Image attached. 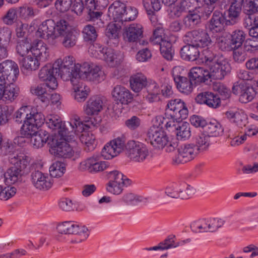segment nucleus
I'll return each mask as SVG.
<instances>
[{"label":"nucleus","mask_w":258,"mask_h":258,"mask_svg":"<svg viewBox=\"0 0 258 258\" xmlns=\"http://www.w3.org/2000/svg\"><path fill=\"white\" fill-rule=\"evenodd\" d=\"M160 50L163 57L168 60H171L173 58L174 51L172 48V45L168 39L166 41L161 42Z\"/></svg>","instance_id":"51"},{"label":"nucleus","mask_w":258,"mask_h":258,"mask_svg":"<svg viewBox=\"0 0 258 258\" xmlns=\"http://www.w3.org/2000/svg\"><path fill=\"white\" fill-rule=\"evenodd\" d=\"M54 70H55V75L60 76L61 79L64 81L70 80L72 83L73 80L76 79L75 76L74 75V73H75L74 68L60 66L59 69H56Z\"/></svg>","instance_id":"47"},{"label":"nucleus","mask_w":258,"mask_h":258,"mask_svg":"<svg viewBox=\"0 0 258 258\" xmlns=\"http://www.w3.org/2000/svg\"><path fill=\"white\" fill-rule=\"evenodd\" d=\"M178 70L177 67H174L172 70V77L176 87L180 92L189 94L192 91L194 83L189 78L178 75L177 74Z\"/></svg>","instance_id":"18"},{"label":"nucleus","mask_w":258,"mask_h":258,"mask_svg":"<svg viewBox=\"0 0 258 258\" xmlns=\"http://www.w3.org/2000/svg\"><path fill=\"white\" fill-rule=\"evenodd\" d=\"M187 12H188V15L183 20V24L185 27L192 28L201 23V20L198 15L192 13V11L189 9Z\"/></svg>","instance_id":"58"},{"label":"nucleus","mask_w":258,"mask_h":258,"mask_svg":"<svg viewBox=\"0 0 258 258\" xmlns=\"http://www.w3.org/2000/svg\"><path fill=\"white\" fill-rule=\"evenodd\" d=\"M98 54L110 67H116L121 61L120 56L113 49L109 48H100Z\"/></svg>","instance_id":"21"},{"label":"nucleus","mask_w":258,"mask_h":258,"mask_svg":"<svg viewBox=\"0 0 258 258\" xmlns=\"http://www.w3.org/2000/svg\"><path fill=\"white\" fill-rule=\"evenodd\" d=\"M195 148L198 154L207 150L210 144V136L201 134L195 138Z\"/></svg>","instance_id":"39"},{"label":"nucleus","mask_w":258,"mask_h":258,"mask_svg":"<svg viewBox=\"0 0 258 258\" xmlns=\"http://www.w3.org/2000/svg\"><path fill=\"white\" fill-rule=\"evenodd\" d=\"M46 124L47 126L52 130H58L60 137H66L67 134H70L69 128H66L62 124L61 119L56 115H50L46 118Z\"/></svg>","instance_id":"25"},{"label":"nucleus","mask_w":258,"mask_h":258,"mask_svg":"<svg viewBox=\"0 0 258 258\" xmlns=\"http://www.w3.org/2000/svg\"><path fill=\"white\" fill-rule=\"evenodd\" d=\"M55 72L54 64H47L41 69L38 75L39 79L46 82L47 87L51 90L56 89L58 86Z\"/></svg>","instance_id":"13"},{"label":"nucleus","mask_w":258,"mask_h":258,"mask_svg":"<svg viewBox=\"0 0 258 258\" xmlns=\"http://www.w3.org/2000/svg\"><path fill=\"white\" fill-rule=\"evenodd\" d=\"M184 101L180 99H175L168 101L165 109V115L167 118L177 117L179 114L174 113L175 111L180 105H183Z\"/></svg>","instance_id":"41"},{"label":"nucleus","mask_w":258,"mask_h":258,"mask_svg":"<svg viewBox=\"0 0 258 258\" xmlns=\"http://www.w3.org/2000/svg\"><path fill=\"white\" fill-rule=\"evenodd\" d=\"M108 12L112 14L116 22L130 21L134 20L137 17L138 12L136 8L126 7L125 5L119 1L114 2L108 8Z\"/></svg>","instance_id":"4"},{"label":"nucleus","mask_w":258,"mask_h":258,"mask_svg":"<svg viewBox=\"0 0 258 258\" xmlns=\"http://www.w3.org/2000/svg\"><path fill=\"white\" fill-rule=\"evenodd\" d=\"M108 25L106 30V36L110 39H115L118 37L119 33L123 25L122 22L119 21Z\"/></svg>","instance_id":"46"},{"label":"nucleus","mask_w":258,"mask_h":258,"mask_svg":"<svg viewBox=\"0 0 258 258\" xmlns=\"http://www.w3.org/2000/svg\"><path fill=\"white\" fill-rule=\"evenodd\" d=\"M32 45L28 38L20 40L17 45V52L22 57L26 55L29 51H31Z\"/></svg>","instance_id":"55"},{"label":"nucleus","mask_w":258,"mask_h":258,"mask_svg":"<svg viewBox=\"0 0 258 258\" xmlns=\"http://www.w3.org/2000/svg\"><path fill=\"white\" fill-rule=\"evenodd\" d=\"M103 103L101 98L97 96H93L88 100L83 109L84 114L87 116L84 117L82 121L80 119L84 126L91 128L92 126H96L99 124L100 120L93 116L98 114L102 110ZM78 117V116H76L74 119ZM79 118H80L79 117Z\"/></svg>","instance_id":"3"},{"label":"nucleus","mask_w":258,"mask_h":258,"mask_svg":"<svg viewBox=\"0 0 258 258\" xmlns=\"http://www.w3.org/2000/svg\"><path fill=\"white\" fill-rule=\"evenodd\" d=\"M122 200L131 208H133L142 201L141 197L135 195L132 193H128L124 195Z\"/></svg>","instance_id":"60"},{"label":"nucleus","mask_w":258,"mask_h":258,"mask_svg":"<svg viewBox=\"0 0 258 258\" xmlns=\"http://www.w3.org/2000/svg\"><path fill=\"white\" fill-rule=\"evenodd\" d=\"M191 8V3L190 2L180 0L179 3L170 9L169 15L170 17L173 19L180 17L183 13L188 11Z\"/></svg>","instance_id":"34"},{"label":"nucleus","mask_w":258,"mask_h":258,"mask_svg":"<svg viewBox=\"0 0 258 258\" xmlns=\"http://www.w3.org/2000/svg\"><path fill=\"white\" fill-rule=\"evenodd\" d=\"M246 34L244 31L236 30L231 35L230 47L232 48H239L244 42Z\"/></svg>","instance_id":"42"},{"label":"nucleus","mask_w":258,"mask_h":258,"mask_svg":"<svg viewBox=\"0 0 258 258\" xmlns=\"http://www.w3.org/2000/svg\"><path fill=\"white\" fill-rule=\"evenodd\" d=\"M207 67L208 77L211 80H221L230 74L231 71L230 64L227 58L224 56L218 57L216 61Z\"/></svg>","instance_id":"6"},{"label":"nucleus","mask_w":258,"mask_h":258,"mask_svg":"<svg viewBox=\"0 0 258 258\" xmlns=\"http://www.w3.org/2000/svg\"><path fill=\"white\" fill-rule=\"evenodd\" d=\"M55 30L57 34V38L59 36L63 35L67 31L71 30L69 29L70 26L69 23L64 19H60L55 23Z\"/></svg>","instance_id":"64"},{"label":"nucleus","mask_w":258,"mask_h":258,"mask_svg":"<svg viewBox=\"0 0 258 258\" xmlns=\"http://www.w3.org/2000/svg\"><path fill=\"white\" fill-rule=\"evenodd\" d=\"M184 43H190L199 48L208 47L212 41L206 30L199 29L187 32L183 37Z\"/></svg>","instance_id":"7"},{"label":"nucleus","mask_w":258,"mask_h":258,"mask_svg":"<svg viewBox=\"0 0 258 258\" xmlns=\"http://www.w3.org/2000/svg\"><path fill=\"white\" fill-rule=\"evenodd\" d=\"M30 110L28 106H23L19 108L14 114L13 120L15 122L19 124L24 123L26 120L29 119Z\"/></svg>","instance_id":"54"},{"label":"nucleus","mask_w":258,"mask_h":258,"mask_svg":"<svg viewBox=\"0 0 258 258\" xmlns=\"http://www.w3.org/2000/svg\"><path fill=\"white\" fill-rule=\"evenodd\" d=\"M148 82L146 77L142 73L132 75L130 79L131 88L135 92H139L145 88Z\"/></svg>","instance_id":"32"},{"label":"nucleus","mask_w":258,"mask_h":258,"mask_svg":"<svg viewBox=\"0 0 258 258\" xmlns=\"http://www.w3.org/2000/svg\"><path fill=\"white\" fill-rule=\"evenodd\" d=\"M175 134L177 139H188L191 136L190 124L187 122H183L175 127Z\"/></svg>","instance_id":"48"},{"label":"nucleus","mask_w":258,"mask_h":258,"mask_svg":"<svg viewBox=\"0 0 258 258\" xmlns=\"http://www.w3.org/2000/svg\"><path fill=\"white\" fill-rule=\"evenodd\" d=\"M186 45L180 49V56L183 59L189 61H194L199 56L200 51L199 47L190 43H185Z\"/></svg>","instance_id":"29"},{"label":"nucleus","mask_w":258,"mask_h":258,"mask_svg":"<svg viewBox=\"0 0 258 258\" xmlns=\"http://www.w3.org/2000/svg\"><path fill=\"white\" fill-rule=\"evenodd\" d=\"M0 74L12 84L16 81L19 76L18 66L14 61L7 60L0 63Z\"/></svg>","instance_id":"16"},{"label":"nucleus","mask_w":258,"mask_h":258,"mask_svg":"<svg viewBox=\"0 0 258 258\" xmlns=\"http://www.w3.org/2000/svg\"><path fill=\"white\" fill-rule=\"evenodd\" d=\"M148 138L151 144L156 148H163L168 143L166 133L157 126H153L149 129Z\"/></svg>","instance_id":"12"},{"label":"nucleus","mask_w":258,"mask_h":258,"mask_svg":"<svg viewBox=\"0 0 258 258\" xmlns=\"http://www.w3.org/2000/svg\"><path fill=\"white\" fill-rule=\"evenodd\" d=\"M111 95L116 101H119L122 104H127L133 98L132 94L124 87L117 85L111 91Z\"/></svg>","instance_id":"22"},{"label":"nucleus","mask_w":258,"mask_h":258,"mask_svg":"<svg viewBox=\"0 0 258 258\" xmlns=\"http://www.w3.org/2000/svg\"><path fill=\"white\" fill-rule=\"evenodd\" d=\"M33 185L37 189L47 190L52 185V182L48 176L38 170H32L30 175Z\"/></svg>","instance_id":"17"},{"label":"nucleus","mask_w":258,"mask_h":258,"mask_svg":"<svg viewBox=\"0 0 258 258\" xmlns=\"http://www.w3.org/2000/svg\"><path fill=\"white\" fill-rule=\"evenodd\" d=\"M55 26V23L53 20H46L39 26L36 32V35L38 37L47 40L52 44H54L55 40L57 38Z\"/></svg>","instance_id":"10"},{"label":"nucleus","mask_w":258,"mask_h":258,"mask_svg":"<svg viewBox=\"0 0 258 258\" xmlns=\"http://www.w3.org/2000/svg\"><path fill=\"white\" fill-rule=\"evenodd\" d=\"M38 127L30 120H26V121L21 127V134L25 137L29 138L30 136L38 133Z\"/></svg>","instance_id":"53"},{"label":"nucleus","mask_w":258,"mask_h":258,"mask_svg":"<svg viewBox=\"0 0 258 258\" xmlns=\"http://www.w3.org/2000/svg\"><path fill=\"white\" fill-rule=\"evenodd\" d=\"M72 4V0H56L54 6L58 12L65 13L70 9Z\"/></svg>","instance_id":"63"},{"label":"nucleus","mask_w":258,"mask_h":258,"mask_svg":"<svg viewBox=\"0 0 258 258\" xmlns=\"http://www.w3.org/2000/svg\"><path fill=\"white\" fill-rule=\"evenodd\" d=\"M244 12L246 14L243 23L245 28L249 29L258 25V16L256 17L253 15L255 13H248L245 10V7H244Z\"/></svg>","instance_id":"62"},{"label":"nucleus","mask_w":258,"mask_h":258,"mask_svg":"<svg viewBox=\"0 0 258 258\" xmlns=\"http://www.w3.org/2000/svg\"><path fill=\"white\" fill-rule=\"evenodd\" d=\"M66 168L64 164L60 162L53 163L49 168V172L52 177H59L64 174Z\"/></svg>","instance_id":"59"},{"label":"nucleus","mask_w":258,"mask_h":258,"mask_svg":"<svg viewBox=\"0 0 258 258\" xmlns=\"http://www.w3.org/2000/svg\"><path fill=\"white\" fill-rule=\"evenodd\" d=\"M82 33L84 40L90 43L95 41L98 36L96 28L90 24L84 27Z\"/></svg>","instance_id":"50"},{"label":"nucleus","mask_w":258,"mask_h":258,"mask_svg":"<svg viewBox=\"0 0 258 258\" xmlns=\"http://www.w3.org/2000/svg\"><path fill=\"white\" fill-rule=\"evenodd\" d=\"M224 23L225 18L222 14L218 11H215L210 21L209 29L213 32H220L224 29Z\"/></svg>","instance_id":"31"},{"label":"nucleus","mask_w":258,"mask_h":258,"mask_svg":"<svg viewBox=\"0 0 258 258\" xmlns=\"http://www.w3.org/2000/svg\"><path fill=\"white\" fill-rule=\"evenodd\" d=\"M225 114L228 118L240 127L245 126L247 123L246 115L243 112L228 111Z\"/></svg>","instance_id":"37"},{"label":"nucleus","mask_w":258,"mask_h":258,"mask_svg":"<svg viewBox=\"0 0 258 258\" xmlns=\"http://www.w3.org/2000/svg\"><path fill=\"white\" fill-rule=\"evenodd\" d=\"M49 135L45 131L39 130V131L30 136L31 142L35 148H41L44 144L49 140Z\"/></svg>","instance_id":"36"},{"label":"nucleus","mask_w":258,"mask_h":258,"mask_svg":"<svg viewBox=\"0 0 258 258\" xmlns=\"http://www.w3.org/2000/svg\"><path fill=\"white\" fill-rule=\"evenodd\" d=\"M72 84L75 92V100L79 102H84L89 95V88L82 81H78L76 79L72 81Z\"/></svg>","instance_id":"27"},{"label":"nucleus","mask_w":258,"mask_h":258,"mask_svg":"<svg viewBox=\"0 0 258 258\" xmlns=\"http://www.w3.org/2000/svg\"><path fill=\"white\" fill-rule=\"evenodd\" d=\"M147 95H145L146 99L150 102H155L159 99V95L160 90L158 84L155 82L148 81L145 88Z\"/></svg>","instance_id":"35"},{"label":"nucleus","mask_w":258,"mask_h":258,"mask_svg":"<svg viewBox=\"0 0 258 258\" xmlns=\"http://www.w3.org/2000/svg\"><path fill=\"white\" fill-rule=\"evenodd\" d=\"M91 67V65L87 62L82 64H75L74 66L75 73H74L75 79H77L78 81H81L80 79H86Z\"/></svg>","instance_id":"38"},{"label":"nucleus","mask_w":258,"mask_h":258,"mask_svg":"<svg viewBox=\"0 0 258 258\" xmlns=\"http://www.w3.org/2000/svg\"><path fill=\"white\" fill-rule=\"evenodd\" d=\"M28 157L24 155H20L10 157V161L12 166L5 172V182L9 184L21 182L22 176L28 173Z\"/></svg>","instance_id":"2"},{"label":"nucleus","mask_w":258,"mask_h":258,"mask_svg":"<svg viewBox=\"0 0 258 258\" xmlns=\"http://www.w3.org/2000/svg\"><path fill=\"white\" fill-rule=\"evenodd\" d=\"M113 147L110 142L107 143L101 151V156L105 159H110L118 155L119 153Z\"/></svg>","instance_id":"61"},{"label":"nucleus","mask_w":258,"mask_h":258,"mask_svg":"<svg viewBox=\"0 0 258 258\" xmlns=\"http://www.w3.org/2000/svg\"><path fill=\"white\" fill-rule=\"evenodd\" d=\"M108 178L109 181L113 182L127 185L130 184V180L123 175L120 172L114 170L109 171L108 173Z\"/></svg>","instance_id":"49"},{"label":"nucleus","mask_w":258,"mask_h":258,"mask_svg":"<svg viewBox=\"0 0 258 258\" xmlns=\"http://www.w3.org/2000/svg\"><path fill=\"white\" fill-rule=\"evenodd\" d=\"M80 140L85 145L84 150L87 152L93 151L96 147L95 137L91 133L85 132L82 134L80 137Z\"/></svg>","instance_id":"44"},{"label":"nucleus","mask_w":258,"mask_h":258,"mask_svg":"<svg viewBox=\"0 0 258 258\" xmlns=\"http://www.w3.org/2000/svg\"><path fill=\"white\" fill-rule=\"evenodd\" d=\"M14 111L12 105H0V125L5 124L8 122L9 117Z\"/></svg>","instance_id":"56"},{"label":"nucleus","mask_w":258,"mask_h":258,"mask_svg":"<svg viewBox=\"0 0 258 258\" xmlns=\"http://www.w3.org/2000/svg\"><path fill=\"white\" fill-rule=\"evenodd\" d=\"M233 94L239 96V100L242 103L251 101L256 94L254 88L245 81L235 83L232 88Z\"/></svg>","instance_id":"9"},{"label":"nucleus","mask_w":258,"mask_h":258,"mask_svg":"<svg viewBox=\"0 0 258 258\" xmlns=\"http://www.w3.org/2000/svg\"><path fill=\"white\" fill-rule=\"evenodd\" d=\"M90 69L86 78L87 80L99 83L105 79L104 73L101 70L99 67L92 64Z\"/></svg>","instance_id":"43"},{"label":"nucleus","mask_w":258,"mask_h":258,"mask_svg":"<svg viewBox=\"0 0 258 258\" xmlns=\"http://www.w3.org/2000/svg\"><path fill=\"white\" fill-rule=\"evenodd\" d=\"M12 31L8 27L0 28V59L8 56V48L11 41Z\"/></svg>","instance_id":"23"},{"label":"nucleus","mask_w":258,"mask_h":258,"mask_svg":"<svg viewBox=\"0 0 258 258\" xmlns=\"http://www.w3.org/2000/svg\"><path fill=\"white\" fill-rule=\"evenodd\" d=\"M62 44L66 48H70L75 46L76 44L77 38L76 33L72 30L67 31L61 35Z\"/></svg>","instance_id":"57"},{"label":"nucleus","mask_w":258,"mask_h":258,"mask_svg":"<svg viewBox=\"0 0 258 258\" xmlns=\"http://www.w3.org/2000/svg\"><path fill=\"white\" fill-rule=\"evenodd\" d=\"M56 230L61 234L77 235L80 237V241L86 240L89 236L88 229L86 226H81L77 223L71 221L58 224Z\"/></svg>","instance_id":"8"},{"label":"nucleus","mask_w":258,"mask_h":258,"mask_svg":"<svg viewBox=\"0 0 258 258\" xmlns=\"http://www.w3.org/2000/svg\"><path fill=\"white\" fill-rule=\"evenodd\" d=\"M46 84H41L37 86H32L30 88L31 93L37 96L38 98L45 104H49V98L50 91L47 90Z\"/></svg>","instance_id":"33"},{"label":"nucleus","mask_w":258,"mask_h":258,"mask_svg":"<svg viewBox=\"0 0 258 258\" xmlns=\"http://www.w3.org/2000/svg\"><path fill=\"white\" fill-rule=\"evenodd\" d=\"M174 235H170L163 242L159 243L157 246L147 248L148 250H157L168 249L172 247H176V243L174 241Z\"/></svg>","instance_id":"52"},{"label":"nucleus","mask_w":258,"mask_h":258,"mask_svg":"<svg viewBox=\"0 0 258 258\" xmlns=\"http://www.w3.org/2000/svg\"><path fill=\"white\" fill-rule=\"evenodd\" d=\"M125 153L132 161L142 162L149 156V152L143 143L131 140L125 145Z\"/></svg>","instance_id":"5"},{"label":"nucleus","mask_w":258,"mask_h":258,"mask_svg":"<svg viewBox=\"0 0 258 258\" xmlns=\"http://www.w3.org/2000/svg\"><path fill=\"white\" fill-rule=\"evenodd\" d=\"M31 52L33 56L37 58L41 62L46 61L49 57V48L42 40L37 41L32 45Z\"/></svg>","instance_id":"24"},{"label":"nucleus","mask_w":258,"mask_h":258,"mask_svg":"<svg viewBox=\"0 0 258 258\" xmlns=\"http://www.w3.org/2000/svg\"><path fill=\"white\" fill-rule=\"evenodd\" d=\"M244 0H233L231 3L227 12V17L229 18L227 20V23L234 24L236 22V19L239 17L241 11V8L243 5Z\"/></svg>","instance_id":"30"},{"label":"nucleus","mask_w":258,"mask_h":258,"mask_svg":"<svg viewBox=\"0 0 258 258\" xmlns=\"http://www.w3.org/2000/svg\"><path fill=\"white\" fill-rule=\"evenodd\" d=\"M69 124L72 130L70 134H67L66 137H60L59 140H56L54 144V140H52L53 145L51 146L50 152L56 157L71 158L74 155V151L69 143L75 141V134L82 133L85 130L84 124L79 117L72 120Z\"/></svg>","instance_id":"1"},{"label":"nucleus","mask_w":258,"mask_h":258,"mask_svg":"<svg viewBox=\"0 0 258 258\" xmlns=\"http://www.w3.org/2000/svg\"><path fill=\"white\" fill-rule=\"evenodd\" d=\"M143 27L139 24H132L126 27L123 33L124 40L128 42H137L143 37Z\"/></svg>","instance_id":"20"},{"label":"nucleus","mask_w":258,"mask_h":258,"mask_svg":"<svg viewBox=\"0 0 258 258\" xmlns=\"http://www.w3.org/2000/svg\"><path fill=\"white\" fill-rule=\"evenodd\" d=\"M178 154L173 158L175 164H184L192 160L198 154L194 144H185L177 149Z\"/></svg>","instance_id":"11"},{"label":"nucleus","mask_w":258,"mask_h":258,"mask_svg":"<svg viewBox=\"0 0 258 258\" xmlns=\"http://www.w3.org/2000/svg\"><path fill=\"white\" fill-rule=\"evenodd\" d=\"M85 8L87 13L88 21L96 22L97 25L99 23L102 24L103 22L101 17L103 14L101 12L102 6L98 5L96 0H83Z\"/></svg>","instance_id":"15"},{"label":"nucleus","mask_w":258,"mask_h":258,"mask_svg":"<svg viewBox=\"0 0 258 258\" xmlns=\"http://www.w3.org/2000/svg\"><path fill=\"white\" fill-rule=\"evenodd\" d=\"M83 168L91 173L102 171L108 167V163L100 161L98 156L93 155L81 163Z\"/></svg>","instance_id":"19"},{"label":"nucleus","mask_w":258,"mask_h":258,"mask_svg":"<svg viewBox=\"0 0 258 258\" xmlns=\"http://www.w3.org/2000/svg\"><path fill=\"white\" fill-rule=\"evenodd\" d=\"M19 61L21 70L24 74H28L33 71L37 70L41 62L37 58L31 56L19 58Z\"/></svg>","instance_id":"26"},{"label":"nucleus","mask_w":258,"mask_h":258,"mask_svg":"<svg viewBox=\"0 0 258 258\" xmlns=\"http://www.w3.org/2000/svg\"><path fill=\"white\" fill-rule=\"evenodd\" d=\"M188 78L195 84L205 83L210 79L207 70L201 67L192 68L188 73Z\"/></svg>","instance_id":"28"},{"label":"nucleus","mask_w":258,"mask_h":258,"mask_svg":"<svg viewBox=\"0 0 258 258\" xmlns=\"http://www.w3.org/2000/svg\"><path fill=\"white\" fill-rule=\"evenodd\" d=\"M205 132L207 135L213 137H217L220 136L223 132V128L221 125L217 120H214L209 123H207V125L205 127Z\"/></svg>","instance_id":"40"},{"label":"nucleus","mask_w":258,"mask_h":258,"mask_svg":"<svg viewBox=\"0 0 258 258\" xmlns=\"http://www.w3.org/2000/svg\"><path fill=\"white\" fill-rule=\"evenodd\" d=\"M19 87L13 83L9 84L5 89L3 98L13 102L16 100L20 94Z\"/></svg>","instance_id":"45"},{"label":"nucleus","mask_w":258,"mask_h":258,"mask_svg":"<svg viewBox=\"0 0 258 258\" xmlns=\"http://www.w3.org/2000/svg\"><path fill=\"white\" fill-rule=\"evenodd\" d=\"M225 223V221L219 218H211L203 219L193 224V227L199 230L200 232H214Z\"/></svg>","instance_id":"14"}]
</instances>
